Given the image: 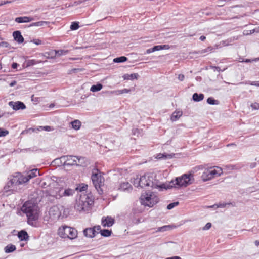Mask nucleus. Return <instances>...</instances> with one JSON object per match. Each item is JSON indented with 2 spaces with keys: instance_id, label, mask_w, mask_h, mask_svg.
I'll return each instance as SVG.
<instances>
[{
  "instance_id": "nucleus-1",
  "label": "nucleus",
  "mask_w": 259,
  "mask_h": 259,
  "mask_svg": "<svg viewBox=\"0 0 259 259\" xmlns=\"http://www.w3.org/2000/svg\"><path fill=\"white\" fill-rule=\"evenodd\" d=\"M22 211L26 214L28 223L31 225H34V221L38 218L39 207L37 204L33 201H26L22 206Z\"/></svg>"
},
{
  "instance_id": "nucleus-2",
  "label": "nucleus",
  "mask_w": 259,
  "mask_h": 259,
  "mask_svg": "<svg viewBox=\"0 0 259 259\" xmlns=\"http://www.w3.org/2000/svg\"><path fill=\"white\" fill-rule=\"evenodd\" d=\"M141 183L142 188L150 186L153 188H160L167 190L172 187L171 184H161L160 182L155 179V176L153 174H147L141 177Z\"/></svg>"
},
{
  "instance_id": "nucleus-3",
  "label": "nucleus",
  "mask_w": 259,
  "mask_h": 259,
  "mask_svg": "<svg viewBox=\"0 0 259 259\" xmlns=\"http://www.w3.org/2000/svg\"><path fill=\"white\" fill-rule=\"evenodd\" d=\"M94 201L91 196L88 194H82L76 200L74 208L79 212L89 211Z\"/></svg>"
},
{
  "instance_id": "nucleus-4",
  "label": "nucleus",
  "mask_w": 259,
  "mask_h": 259,
  "mask_svg": "<svg viewBox=\"0 0 259 259\" xmlns=\"http://www.w3.org/2000/svg\"><path fill=\"white\" fill-rule=\"evenodd\" d=\"M52 185L54 186V189H50L49 191V195L57 199H60L63 197H68L73 195L75 191L73 189L67 188L66 189L58 186V184L53 182Z\"/></svg>"
},
{
  "instance_id": "nucleus-5",
  "label": "nucleus",
  "mask_w": 259,
  "mask_h": 259,
  "mask_svg": "<svg viewBox=\"0 0 259 259\" xmlns=\"http://www.w3.org/2000/svg\"><path fill=\"white\" fill-rule=\"evenodd\" d=\"M194 181L193 175L191 174H184L181 177L176 178L175 180H172L168 184L172 185V187L177 185L180 187H187L191 184Z\"/></svg>"
},
{
  "instance_id": "nucleus-6",
  "label": "nucleus",
  "mask_w": 259,
  "mask_h": 259,
  "mask_svg": "<svg viewBox=\"0 0 259 259\" xmlns=\"http://www.w3.org/2000/svg\"><path fill=\"white\" fill-rule=\"evenodd\" d=\"M140 201L142 205L152 207L159 201V198L152 192L145 193L141 195Z\"/></svg>"
},
{
  "instance_id": "nucleus-7",
  "label": "nucleus",
  "mask_w": 259,
  "mask_h": 259,
  "mask_svg": "<svg viewBox=\"0 0 259 259\" xmlns=\"http://www.w3.org/2000/svg\"><path fill=\"white\" fill-rule=\"evenodd\" d=\"M28 181L27 177L26 175H22L21 173L18 172L16 174V175L14 176L7 183V185L4 187V189L6 191H9L8 189L9 188L14 187L15 186H17L20 184L26 183Z\"/></svg>"
},
{
  "instance_id": "nucleus-8",
  "label": "nucleus",
  "mask_w": 259,
  "mask_h": 259,
  "mask_svg": "<svg viewBox=\"0 0 259 259\" xmlns=\"http://www.w3.org/2000/svg\"><path fill=\"white\" fill-rule=\"evenodd\" d=\"M58 234L62 238H68L70 239H73L77 237V231L73 228L67 226H63L59 227Z\"/></svg>"
},
{
  "instance_id": "nucleus-9",
  "label": "nucleus",
  "mask_w": 259,
  "mask_h": 259,
  "mask_svg": "<svg viewBox=\"0 0 259 259\" xmlns=\"http://www.w3.org/2000/svg\"><path fill=\"white\" fill-rule=\"evenodd\" d=\"M217 169L210 168L205 170L201 176L203 181H207L216 177L220 176L222 174V170L219 167H217Z\"/></svg>"
},
{
  "instance_id": "nucleus-10",
  "label": "nucleus",
  "mask_w": 259,
  "mask_h": 259,
  "mask_svg": "<svg viewBox=\"0 0 259 259\" xmlns=\"http://www.w3.org/2000/svg\"><path fill=\"white\" fill-rule=\"evenodd\" d=\"M63 158L66 159L64 163V166H84L83 162L84 158L83 157L78 158L75 156H66Z\"/></svg>"
},
{
  "instance_id": "nucleus-11",
  "label": "nucleus",
  "mask_w": 259,
  "mask_h": 259,
  "mask_svg": "<svg viewBox=\"0 0 259 259\" xmlns=\"http://www.w3.org/2000/svg\"><path fill=\"white\" fill-rule=\"evenodd\" d=\"M91 178L95 188L98 191H99L98 189L100 188L104 181L103 177H102L101 175H99L97 172H93ZM99 193L101 194L100 192H99Z\"/></svg>"
},
{
  "instance_id": "nucleus-12",
  "label": "nucleus",
  "mask_w": 259,
  "mask_h": 259,
  "mask_svg": "<svg viewBox=\"0 0 259 259\" xmlns=\"http://www.w3.org/2000/svg\"><path fill=\"white\" fill-rule=\"evenodd\" d=\"M49 214L53 220H58L61 215V212L57 206H53L50 209Z\"/></svg>"
},
{
  "instance_id": "nucleus-13",
  "label": "nucleus",
  "mask_w": 259,
  "mask_h": 259,
  "mask_svg": "<svg viewBox=\"0 0 259 259\" xmlns=\"http://www.w3.org/2000/svg\"><path fill=\"white\" fill-rule=\"evenodd\" d=\"M8 104L14 110H18L20 109L23 110L26 108V106L25 105V104L23 102L20 101H10L9 102Z\"/></svg>"
},
{
  "instance_id": "nucleus-14",
  "label": "nucleus",
  "mask_w": 259,
  "mask_h": 259,
  "mask_svg": "<svg viewBox=\"0 0 259 259\" xmlns=\"http://www.w3.org/2000/svg\"><path fill=\"white\" fill-rule=\"evenodd\" d=\"M114 219L110 216L103 217L102 219V224L104 227H110L114 223Z\"/></svg>"
},
{
  "instance_id": "nucleus-15",
  "label": "nucleus",
  "mask_w": 259,
  "mask_h": 259,
  "mask_svg": "<svg viewBox=\"0 0 259 259\" xmlns=\"http://www.w3.org/2000/svg\"><path fill=\"white\" fill-rule=\"evenodd\" d=\"M84 235L88 237L93 238L95 236L96 234V231L95 228H87L83 231Z\"/></svg>"
},
{
  "instance_id": "nucleus-16",
  "label": "nucleus",
  "mask_w": 259,
  "mask_h": 259,
  "mask_svg": "<svg viewBox=\"0 0 259 259\" xmlns=\"http://www.w3.org/2000/svg\"><path fill=\"white\" fill-rule=\"evenodd\" d=\"M14 39L19 43H22L24 41V38L22 36L21 32L19 31H14L13 33Z\"/></svg>"
},
{
  "instance_id": "nucleus-17",
  "label": "nucleus",
  "mask_w": 259,
  "mask_h": 259,
  "mask_svg": "<svg viewBox=\"0 0 259 259\" xmlns=\"http://www.w3.org/2000/svg\"><path fill=\"white\" fill-rule=\"evenodd\" d=\"M18 237L21 241H27L29 239V236L26 231H20L18 234Z\"/></svg>"
},
{
  "instance_id": "nucleus-18",
  "label": "nucleus",
  "mask_w": 259,
  "mask_h": 259,
  "mask_svg": "<svg viewBox=\"0 0 259 259\" xmlns=\"http://www.w3.org/2000/svg\"><path fill=\"white\" fill-rule=\"evenodd\" d=\"M37 175H39V171L37 169H32L26 174L28 181L30 179L36 177Z\"/></svg>"
},
{
  "instance_id": "nucleus-19",
  "label": "nucleus",
  "mask_w": 259,
  "mask_h": 259,
  "mask_svg": "<svg viewBox=\"0 0 259 259\" xmlns=\"http://www.w3.org/2000/svg\"><path fill=\"white\" fill-rule=\"evenodd\" d=\"M29 130L32 131L33 132H36L38 131L44 130L46 131H51L53 130V128L50 126H39V127L36 128H30Z\"/></svg>"
},
{
  "instance_id": "nucleus-20",
  "label": "nucleus",
  "mask_w": 259,
  "mask_h": 259,
  "mask_svg": "<svg viewBox=\"0 0 259 259\" xmlns=\"http://www.w3.org/2000/svg\"><path fill=\"white\" fill-rule=\"evenodd\" d=\"M139 75L138 73H133L131 74H125L123 76L124 80L137 79Z\"/></svg>"
},
{
  "instance_id": "nucleus-21",
  "label": "nucleus",
  "mask_w": 259,
  "mask_h": 259,
  "mask_svg": "<svg viewBox=\"0 0 259 259\" xmlns=\"http://www.w3.org/2000/svg\"><path fill=\"white\" fill-rule=\"evenodd\" d=\"M31 17H16L15 21L17 23H26L32 21Z\"/></svg>"
},
{
  "instance_id": "nucleus-22",
  "label": "nucleus",
  "mask_w": 259,
  "mask_h": 259,
  "mask_svg": "<svg viewBox=\"0 0 259 259\" xmlns=\"http://www.w3.org/2000/svg\"><path fill=\"white\" fill-rule=\"evenodd\" d=\"M131 188V185L128 182H123L120 184L119 189L121 191H125L129 190Z\"/></svg>"
},
{
  "instance_id": "nucleus-23",
  "label": "nucleus",
  "mask_w": 259,
  "mask_h": 259,
  "mask_svg": "<svg viewBox=\"0 0 259 259\" xmlns=\"http://www.w3.org/2000/svg\"><path fill=\"white\" fill-rule=\"evenodd\" d=\"M174 154H168L166 153H159L157 154L156 158L158 159H170L172 158L174 156Z\"/></svg>"
},
{
  "instance_id": "nucleus-24",
  "label": "nucleus",
  "mask_w": 259,
  "mask_h": 259,
  "mask_svg": "<svg viewBox=\"0 0 259 259\" xmlns=\"http://www.w3.org/2000/svg\"><path fill=\"white\" fill-rule=\"evenodd\" d=\"M182 115V111H175L174 112L171 116V120L172 121H176Z\"/></svg>"
},
{
  "instance_id": "nucleus-25",
  "label": "nucleus",
  "mask_w": 259,
  "mask_h": 259,
  "mask_svg": "<svg viewBox=\"0 0 259 259\" xmlns=\"http://www.w3.org/2000/svg\"><path fill=\"white\" fill-rule=\"evenodd\" d=\"M204 95L203 94H197L196 93L193 95V99L196 102L202 101L204 99Z\"/></svg>"
},
{
  "instance_id": "nucleus-26",
  "label": "nucleus",
  "mask_w": 259,
  "mask_h": 259,
  "mask_svg": "<svg viewBox=\"0 0 259 259\" xmlns=\"http://www.w3.org/2000/svg\"><path fill=\"white\" fill-rule=\"evenodd\" d=\"M72 127L75 130H78L80 128L81 125V122L78 120H75L71 122Z\"/></svg>"
},
{
  "instance_id": "nucleus-27",
  "label": "nucleus",
  "mask_w": 259,
  "mask_h": 259,
  "mask_svg": "<svg viewBox=\"0 0 259 259\" xmlns=\"http://www.w3.org/2000/svg\"><path fill=\"white\" fill-rule=\"evenodd\" d=\"M16 246L13 244H10V245H8L7 246H6L5 248H4V250H5V252L6 253H11V252H13L14 251H15L16 250Z\"/></svg>"
},
{
  "instance_id": "nucleus-28",
  "label": "nucleus",
  "mask_w": 259,
  "mask_h": 259,
  "mask_svg": "<svg viewBox=\"0 0 259 259\" xmlns=\"http://www.w3.org/2000/svg\"><path fill=\"white\" fill-rule=\"evenodd\" d=\"M103 88V85L101 83H98L96 85H93L90 91L93 92H98L100 91Z\"/></svg>"
},
{
  "instance_id": "nucleus-29",
  "label": "nucleus",
  "mask_w": 259,
  "mask_h": 259,
  "mask_svg": "<svg viewBox=\"0 0 259 259\" xmlns=\"http://www.w3.org/2000/svg\"><path fill=\"white\" fill-rule=\"evenodd\" d=\"M154 52L156 51H159L162 49H168L170 48L169 45H158L155 46L153 47Z\"/></svg>"
},
{
  "instance_id": "nucleus-30",
  "label": "nucleus",
  "mask_w": 259,
  "mask_h": 259,
  "mask_svg": "<svg viewBox=\"0 0 259 259\" xmlns=\"http://www.w3.org/2000/svg\"><path fill=\"white\" fill-rule=\"evenodd\" d=\"M47 24H48V22L44 21H38L37 22L32 23L29 25V26L39 27V26H42L44 25H47Z\"/></svg>"
},
{
  "instance_id": "nucleus-31",
  "label": "nucleus",
  "mask_w": 259,
  "mask_h": 259,
  "mask_svg": "<svg viewBox=\"0 0 259 259\" xmlns=\"http://www.w3.org/2000/svg\"><path fill=\"white\" fill-rule=\"evenodd\" d=\"M112 231L107 229L100 230V233L102 236L109 237L111 235Z\"/></svg>"
},
{
  "instance_id": "nucleus-32",
  "label": "nucleus",
  "mask_w": 259,
  "mask_h": 259,
  "mask_svg": "<svg viewBox=\"0 0 259 259\" xmlns=\"http://www.w3.org/2000/svg\"><path fill=\"white\" fill-rule=\"evenodd\" d=\"M127 60V58L125 56H121L117 58H115L113 60V62L115 63H121L125 62Z\"/></svg>"
},
{
  "instance_id": "nucleus-33",
  "label": "nucleus",
  "mask_w": 259,
  "mask_h": 259,
  "mask_svg": "<svg viewBox=\"0 0 259 259\" xmlns=\"http://www.w3.org/2000/svg\"><path fill=\"white\" fill-rule=\"evenodd\" d=\"M133 183L135 187H140L141 188H142V184L141 183V178H139L138 177H137V178H134Z\"/></svg>"
},
{
  "instance_id": "nucleus-34",
  "label": "nucleus",
  "mask_w": 259,
  "mask_h": 259,
  "mask_svg": "<svg viewBox=\"0 0 259 259\" xmlns=\"http://www.w3.org/2000/svg\"><path fill=\"white\" fill-rule=\"evenodd\" d=\"M207 102L210 105H218L219 104V101L214 99L212 97L208 98Z\"/></svg>"
},
{
  "instance_id": "nucleus-35",
  "label": "nucleus",
  "mask_w": 259,
  "mask_h": 259,
  "mask_svg": "<svg viewBox=\"0 0 259 259\" xmlns=\"http://www.w3.org/2000/svg\"><path fill=\"white\" fill-rule=\"evenodd\" d=\"M213 50V48L211 47H208L206 49L201 50L199 52H197V53L203 54L205 53H209L211 52Z\"/></svg>"
},
{
  "instance_id": "nucleus-36",
  "label": "nucleus",
  "mask_w": 259,
  "mask_h": 259,
  "mask_svg": "<svg viewBox=\"0 0 259 259\" xmlns=\"http://www.w3.org/2000/svg\"><path fill=\"white\" fill-rule=\"evenodd\" d=\"M79 27V22H73L70 25V29L72 30H75L77 29Z\"/></svg>"
},
{
  "instance_id": "nucleus-37",
  "label": "nucleus",
  "mask_w": 259,
  "mask_h": 259,
  "mask_svg": "<svg viewBox=\"0 0 259 259\" xmlns=\"http://www.w3.org/2000/svg\"><path fill=\"white\" fill-rule=\"evenodd\" d=\"M68 50H60L58 51H55V55L61 56L63 55H66L68 53Z\"/></svg>"
},
{
  "instance_id": "nucleus-38",
  "label": "nucleus",
  "mask_w": 259,
  "mask_h": 259,
  "mask_svg": "<svg viewBox=\"0 0 259 259\" xmlns=\"http://www.w3.org/2000/svg\"><path fill=\"white\" fill-rule=\"evenodd\" d=\"M40 62L35 60H29L27 62V66H30L39 63Z\"/></svg>"
},
{
  "instance_id": "nucleus-39",
  "label": "nucleus",
  "mask_w": 259,
  "mask_h": 259,
  "mask_svg": "<svg viewBox=\"0 0 259 259\" xmlns=\"http://www.w3.org/2000/svg\"><path fill=\"white\" fill-rule=\"evenodd\" d=\"M259 61V58H256L253 59H246L245 60H242V61H239L240 62H245V63H249L253 62H257Z\"/></svg>"
},
{
  "instance_id": "nucleus-40",
  "label": "nucleus",
  "mask_w": 259,
  "mask_h": 259,
  "mask_svg": "<svg viewBox=\"0 0 259 259\" xmlns=\"http://www.w3.org/2000/svg\"><path fill=\"white\" fill-rule=\"evenodd\" d=\"M179 205V202H173V203H170L169 204H168L167 206V209H171L172 208H173L175 206H177V205Z\"/></svg>"
},
{
  "instance_id": "nucleus-41",
  "label": "nucleus",
  "mask_w": 259,
  "mask_h": 259,
  "mask_svg": "<svg viewBox=\"0 0 259 259\" xmlns=\"http://www.w3.org/2000/svg\"><path fill=\"white\" fill-rule=\"evenodd\" d=\"M9 134L7 130L0 128V137H5Z\"/></svg>"
},
{
  "instance_id": "nucleus-42",
  "label": "nucleus",
  "mask_w": 259,
  "mask_h": 259,
  "mask_svg": "<svg viewBox=\"0 0 259 259\" xmlns=\"http://www.w3.org/2000/svg\"><path fill=\"white\" fill-rule=\"evenodd\" d=\"M171 227L170 225L164 226L158 228V231L163 232L168 230V229L171 228Z\"/></svg>"
},
{
  "instance_id": "nucleus-43",
  "label": "nucleus",
  "mask_w": 259,
  "mask_h": 259,
  "mask_svg": "<svg viewBox=\"0 0 259 259\" xmlns=\"http://www.w3.org/2000/svg\"><path fill=\"white\" fill-rule=\"evenodd\" d=\"M130 92V90L127 89H124L123 90H118L117 91H116V94L118 95V94H123V93H127Z\"/></svg>"
},
{
  "instance_id": "nucleus-44",
  "label": "nucleus",
  "mask_w": 259,
  "mask_h": 259,
  "mask_svg": "<svg viewBox=\"0 0 259 259\" xmlns=\"http://www.w3.org/2000/svg\"><path fill=\"white\" fill-rule=\"evenodd\" d=\"M254 32H259V27L256 29H254L250 30L249 33H248V32L245 33V32H244L243 34L244 35H248V34H252Z\"/></svg>"
},
{
  "instance_id": "nucleus-45",
  "label": "nucleus",
  "mask_w": 259,
  "mask_h": 259,
  "mask_svg": "<svg viewBox=\"0 0 259 259\" xmlns=\"http://www.w3.org/2000/svg\"><path fill=\"white\" fill-rule=\"evenodd\" d=\"M251 107L254 110L259 109V103H254L251 104Z\"/></svg>"
},
{
  "instance_id": "nucleus-46",
  "label": "nucleus",
  "mask_w": 259,
  "mask_h": 259,
  "mask_svg": "<svg viewBox=\"0 0 259 259\" xmlns=\"http://www.w3.org/2000/svg\"><path fill=\"white\" fill-rule=\"evenodd\" d=\"M228 204L227 203H220L219 204H215L211 206H209V207H214L215 206L217 208L218 207H225Z\"/></svg>"
},
{
  "instance_id": "nucleus-47",
  "label": "nucleus",
  "mask_w": 259,
  "mask_h": 259,
  "mask_svg": "<svg viewBox=\"0 0 259 259\" xmlns=\"http://www.w3.org/2000/svg\"><path fill=\"white\" fill-rule=\"evenodd\" d=\"M211 227V224L210 223H207L204 227L203 228V230H207L209 229Z\"/></svg>"
},
{
  "instance_id": "nucleus-48",
  "label": "nucleus",
  "mask_w": 259,
  "mask_h": 259,
  "mask_svg": "<svg viewBox=\"0 0 259 259\" xmlns=\"http://www.w3.org/2000/svg\"><path fill=\"white\" fill-rule=\"evenodd\" d=\"M35 44L38 45L41 44V41L39 39H35L32 41Z\"/></svg>"
},
{
  "instance_id": "nucleus-49",
  "label": "nucleus",
  "mask_w": 259,
  "mask_h": 259,
  "mask_svg": "<svg viewBox=\"0 0 259 259\" xmlns=\"http://www.w3.org/2000/svg\"><path fill=\"white\" fill-rule=\"evenodd\" d=\"M178 78L180 81H182L184 80L185 78V76L182 74H180L178 75Z\"/></svg>"
},
{
  "instance_id": "nucleus-50",
  "label": "nucleus",
  "mask_w": 259,
  "mask_h": 259,
  "mask_svg": "<svg viewBox=\"0 0 259 259\" xmlns=\"http://www.w3.org/2000/svg\"><path fill=\"white\" fill-rule=\"evenodd\" d=\"M93 228H95V230L96 231V234L99 233V232H100L101 230V227L100 226H97L94 227Z\"/></svg>"
},
{
  "instance_id": "nucleus-51",
  "label": "nucleus",
  "mask_w": 259,
  "mask_h": 259,
  "mask_svg": "<svg viewBox=\"0 0 259 259\" xmlns=\"http://www.w3.org/2000/svg\"><path fill=\"white\" fill-rule=\"evenodd\" d=\"M52 183H53V182L51 184H49L47 185L46 182H44L42 184V187H44V188H46V187H47L48 186H50L51 187V186H52L54 188V186H53L52 185Z\"/></svg>"
},
{
  "instance_id": "nucleus-52",
  "label": "nucleus",
  "mask_w": 259,
  "mask_h": 259,
  "mask_svg": "<svg viewBox=\"0 0 259 259\" xmlns=\"http://www.w3.org/2000/svg\"><path fill=\"white\" fill-rule=\"evenodd\" d=\"M88 185H83L82 187H81L79 189L80 191H84L87 189Z\"/></svg>"
},
{
  "instance_id": "nucleus-53",
  "label": "nucleus",
  "mask_w": 259,
  "mask_h": 259,
  "mask_svg": "<svg viewBox=\"0 0 259 259\" xmlns=\"http://www.w3.org/2000/svg\"><path fill=\"white\" fill-rule=\"evenodd\" d=\"M250 84L259 87V81H252L250 83Z\"/></svg>"
},
{
  "instance_id": "nucleus-54",
  "label": "nucleus",
  "mask_w": 259,
  "mask_h": 259,
  "mask_svg": "<svg viewBox=\"0 0 259 259\" xmlns=\"http://www.w3.org/2000/svg\"><path fill=\"white\" fill-rule=\"evenodd\" d=\"M11 3V1H1V2H0V6L3 5H4V4H9V3Z\"/></svg>"
},
{
  "instance_id": "nucleus-55",
  "label": "nucleus",
  "mask_w": 259,
  "mask_h": 259,
  "mask_svg": "<svg viewBox=\"0 0 259 259\" xmlns=\"http://www.w3.org/2000/svg\"><path fill=\"white\" fill-rule=\"evenodd\" d=\"M154 52V50H153V48H150V49H148L146 50V53L147 54H150L152 52Z\"/></svg>"
},
{
  "instance_id": "nucleus-56",
  "label": "nucleus",
  "mask_w": 259,
  "mask_h": 259,
  "mask_svg": "<svg viewBox=\"0 0 259 259\" xmlns=\"http://www.w3.org/2000/svg\"><path fill=\"white\" fill-rule=\"evenodd\" d=\"M18 66V64L17 63H13L12 65V67L13 69H16Z\"/></svg>"
},
{
  "instance_id": "nucleus-57",
  "label": "nucleus",
  "mask_w": 259,
  "mask_h": 259,
  "mask_svg": "<svg viewBox=\"0 0 259 259\" xmlns=\"http://www.w3.org/2000/svg\"><path fill=\"white\" fill-rule=\"evenodd\" d=\"M16 83H17V82L16 81H13L12 82H11L10 83V86L13 87V86L15 85L16 84Z\"/></svg>"
},
{
  "instance_id": "nucleus-58",
  "label": "nucleus",
  "mask_w": 259,
  "mask_h": 259,
  "mask_svg": "<svg viewBox=\"0 0 259 259\" xmlns=\"http://www.w3.org/2000/svg\"><path fill=\"white\" fill-rule=\"evenodd\" d=\"M1 46H3V47H8V43L6 42H2L1 43Z\"/></svg>"
},
{
  "instance_id": "nucleus-59",
  "label": "nucleus",
  "mask_w": 259,
  "mask_h": 259,
  "mask_svg": "<svg viewBox=\"0 0 259 259\" xmlns=\"http://www.w3.org/2000/svg\"><path fill=\"white\" fill-rule=\"evenodd\" d=\"M166 259H181V258L179 256H175V257H170V258H167Z\"/></svg>"
},
{
  "instance_id": "nucleus-60",
  "label": "nucleus",
  "mask_w": 259,
  "mask_h": 259,
  "mask_svg": "<svg viewBox=\"0 0 259 259\" xmlns=\"http://www.w3.org/2000/svg\"><path fill=\"white\" fill-rule=\"evenodd\" d=\"M205 39H206V37H205V36H200V39L201 41H204V40H205Z\"/></svg>"
},
{
  "instance_id": "nucleus-61",
  "label": "nucleus",
  "mask_w": 259,
  "mask_h": 259,
  "mask_svg": "<svg viewBox=\"0 0 259 259\" xmlns=\"http://www.w3.org/2000/svg\"><path fill=\"white\" fill-rule=\"evenodd\" d=\"M254 243L256 246H259V240L255 241Z\"/></svg>"
},
{
  "instance_id": "nucleus-62",
  "label": "nucleus",
  "mask_w": 259,
  "mask_h": 259,
  "mask_svg": "<svg viewBox=\"0 0 259 259\" xmlns=\"http://www.w3.org/2000/svg\"><path fill=\"white\" fill-rule=\"evenodd\" d=\"M236 144H234V143H231V144H229L227 145V146H235Z\"/></svg>"
},
{
  "instance_id": "nucleus-63",
  "label": "nucleus",
  "mask_w": 259,
  "mask_h": 259,
  "mask_svg": "<svg viewBox=\"0 0 259 259\" xmlns=\"http://www.w3.org/2000/svg\"><path fill=\"white\" fill-rule=\"evenodd\" d=\"M215 69H217L218 71H220V69L219 67H213Z\"/></svg>"
},
{
  "instance_id": "nucleus-64",
  "label": "nucleus",
  "mask_w": 259,
  "mask_h": 259,
  "mask_svg": "<svg viewBox=\"0 0 259 259\" xmlns=\"http://www.w3.org/2000/svg\"><path fill=\"white\" fill-rule=\"evenodd\" d=\"M2 64H1V63H0V70L2 69Z\"/></svg>"
}]
</instances>
